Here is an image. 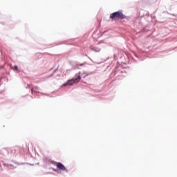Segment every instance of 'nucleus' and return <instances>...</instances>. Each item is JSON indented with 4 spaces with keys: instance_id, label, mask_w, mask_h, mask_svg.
Here are the masks:
<instances>
[{
    "instance_id": "423d86ee",
    "label": "nucleus",
    "mask_w": 177,
    "mask_h": 177,
    "mask_svg": "<svg viewBox=\"0 0 177 177\" xmlns=\"http://www.w3.org/2000/svg\"><path fill=\"white\" fill-rule=\"evenodd\" d=\"M14 68H15V70H16V71H17V70H19V67H17V66H14Z\"/></svg>"
},
{
    "instance_id": "7ed1b4c3",
    "label": "nucleus",
    "mask_w": 177,
    "mask_h": 177,
    "mask_svg": "<svg viewBox=\"0 0 177 177\" xmlns=\"http://www.w3.org/2000/svg\"><path fill=\"white\" fill-rule=\"evenodd\" d=\"M55 165L57 166V168H58V169H59L60 171H67V168H66V167H64V165L62 163L56 162Z\"/></svg>"
},
{
    "instance_id": "f257e3e1",
    "label": "nucleus",
    "mask_w": 177,
    "mask_h": 177,
    "mask_svg": "<svg viewBox=\"0 0 177 177\" xmlns=\"http://www.w3.org/2000/svg\"><path fill=\"white\" fill-rule=\"evenodd\" d=\"M110 19L112 20H123V19H125V16L122 11H117L110 15Z\"/></svg>"
},
{
    "instance_id": "0eeeda50",
    "label": "nucleus",
    "mask_w": 177,
    "mask_h": 177,
    "mask_svg": "<svg viewBox=\"0 0 177 177\" xmlns=\"http://www.w3.org/2000/svg\"><path fill=\"white\" fill-rule=\"evenodd\" d=\"M80 66H83V64H80Z\"/></svg>"
},
{
    "instance_id": "20e7f679",
    "label": "nucleus",
    "mask_w": 177,
    "mask_h": 177,
    "mask_svg": "<svg viewBox=\"0 0 177 177\" xmlns=\"http://www.w3.org/2000/svg\"><path fill=\"white\" fill-rule=\"evenodd\" d=\"M77 75H80V77L82 75V77H83V78H85L86 77H88V74L85 72H84V73L80 72Z\"/></svg>"
},
{
    "instance_id": "f03ea898",
    "label": "nucleus",
    "mask_w": 177,
    "mask_h": 177,
    "mask_svg": "<svg viewBox=\"0 0 177 177\" xmlns=\"http://www.w3.org/2000/svg\"><path fill=\"white\" fill-rule=\"evenodd\" d=\"M80 81H81V76L77 75V77L68 80L66 83L63 84V86H73L74 84H78Z\"/></svg>"
},
{
    "instance_id": "39448f33",
    "label": "nucleus",
    "mask_w": 177,
    "mask_h": 177,
    "mask_svg": "<svg viewBox=\"0 0 177 177\" xmlns=\"http://www.w3.org/2000/svg\"><path fill=\"white\" fill-rule=\"evenodd\" d=\"M34 89H35L36 91L39 89V87L38 86H35L34 88H32L31 91L32 92H34Z\"/></svg>"
}]
</instances>
